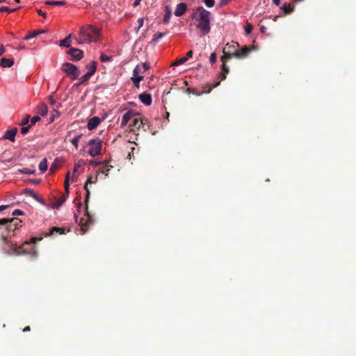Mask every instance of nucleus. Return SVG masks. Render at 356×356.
<instances>
[{"instance_id": "obj_51", "label": "nucleus", "mask_w": 356, "mask_h": 356, "mask_svg": "<svg viewBox=\"0 0 356 356\" xmlns=\"http://www.w3.org/2000/svg\"><path fill=\"white\" fill-rule=\"evenodd\" d=\"M24 213L19 209H16L13 212V216L22 215Z\"/></svg>"}, {"instance_id": "obj_38", "label": "nucleus", "mask_w": 356, "mask_h": 356, "mask_svg": "<svg viewBox=\"0 0 356 356\" xmlns=\"http://www.w3.org/2000/svg\"><path fill=\"white\" fill-rule=\"evenodd\" d=\"M165 35L164 33L157 32L154 35V42H156L159 39L163 38Z\"/></svg>"}, {"instance_id": "obj_30", "label": "nucleus", "mask_w": 356, "mask_h": 356, "mask_svg": "<svg viewBox=\"0 0 356 356\" xmlns=\"http://www.w3.org/2000/svg\"><path fill=\"white\" fill-rule=\"evenodd\" d=\"M70 38H71V35H69L67 37H66L63 40H61L59 43L60 46L69 47L70 46Z\"/></svg>"}, {"instance_id": "obj_25", "label": "nucleus", "mask_w": 356, "mask_h": 356, "mask_svg": "<svg viewBox=\"0 0 356 356\" xmlns=\"http://www.w3.org/2000/svg\"><path fill=\"white\" fill-rule=\"evenodd\" d=\"M48 112L47 106L44 104H41L37 107V113L41 115H47Z\"/></svg>"}, {"instance_id": "obj_31", "label": "nucleus", "mask_w": 356, "mask_h": 356, "mask_svg": "<svg viewBox=\"0 0 356 356\" xmlns=\"http://www.w3.org/2000/svg\"><path fill=\"white\" fill-rule=\"evenodd\" d=\"M45 4L49 6H65L67 3L63 1H47Z\"/></svg>"}, {"instance_id": "obj_55", "label": "nucleus", "mask_w": 356, "mask_h": 356, "mask_svg": "<svg viewBox=\"0 0 356 356\" xmlns=\"http://www.w3.org/2000/svg\"><path fill=\"white\" fill-rule=\"evenodd\" d=\"M49 104L51 105H54L55 103H56V101L54 99L53 97L52 96H50L49 97Z\"/></svg>"}, {"instance_id": "obj_18", "label": "nucleus", "mask_w": 356, "mask_h": 356, "mask_svg": "<svg viewBox=\"0 0 356 356\" xmlns=\"http://www.w3.org/2000/svg\"><path fill=\"white\" fill-rule=\"evenodd\" d=\"M186 4L185 3H180L177 5L174 14L177 17H180L186 13Z\"/></svg>"}, {"instance_id": "obj_21", "label": "nucleus", "mask_w": 356, "mask_h": 356, "mask_svg": "<svg viewBox=\"0 0 356 356\" xmlns=\"http://www.w3.org/2000/svg\"><path fill=\"white\" fill-rule=\"evenodd\" d=\"M65 228L53 227L50 229L49 232L45 234V236H51V235L54 234V233L63 234H65Z\"/></svg>"}, {"instance_id": "obj_2", "label": "nucleus", "mask_w": 356, "mask_h": 356, "mask_svg": "<svg viewBox=\"0 0 356 356\" xmlns=\"http://www.w3.org/2000/svg\"><path fill=\"white\" fill-rule=\"evenodd\" d=\"M84 188L86 190V195H85V204H86V210L84 216L85 217H79V215L81 214V204H79L77 209V213L74 214L76 222L78 223V227L76 229L75 232L77 235H83L85 234L88 229V222H89V211H88V202H89V176L87 177V179L85 181Z\"/></svg>"}, {"instance_id": "obj_53", "label": "nucleus", "mask_w": 356, "mask_h": 356, "mask_svg": "<svg viewBox=\"0 0 356 356\" xmlns=\"http://www.w3.org/2000/svg\"><path fill=\"white\" fill-rule=\"evenodd\" d=\"M90 166L92 165L94 167H97V165L100 163L99 162H97L92 160H90Z\"/></svg>"}, {"instance_id": "obj_33", "label": "nucleus", "mask_w": 356, "mask_h": 356, "mask_svg": "<svg viewBox=\"0 0 356 356\" xmlns=\"http://www.w3.org/2000/svg\"><path fill=\"white\" fill-rule=\"evenodd\" d=\"M89 79V71L87 72L83 76L79 79V82L76 84V86H79L82 83H84Z\"/></svg>"}, {"instance_id": "obj_36", "label": "nucleus", "mask_w": 356, "mask_h": 356, "mask_svg": "<svg viewBox=\"0 0 356 356\" xmlns=\"http://www.w3.org/2000/svg\"><path fill=\"white\" fill-rule=\"evenodd\" d=\"M97 63L96 61L90 62V76L95 74L97 70Z\"/></svg>"}, {"instance_id": "obj_1", "label": "nucleus", "mask_w": 356, "mask_h": 356, "mask_svg": "<svg viewBox=\"0 0 356 356\" xmlns=\"http://www.w3.org/2000/svg\"><path fill=\"white\" fill-rule=\"evenodd\" d=\"M9 236V234H4V233L0 234V239L3 243L2 249L3 252L8 255H19L22 253H31V250H26L25 247L26 245H31L42 239V238L32 237L30 241H26L22 245L17 246L16 243L13 242L8 238Z\"/></svg>"}, {"instance_id": "obj_13", "label": "nucleus", "mask_w": 356, "mask_h": 356, "mask_svg": "<svg viewBox=\"0 0 356 356\" xmlns=\"http://www.w3.org/2000/svg\"><path fill=\"white\" fill-rule=\"evenodd\" d=\"M139 67L136 66L133 72V76L131 78V81L134 83L135 86L137 88L139 87L140 82L143 79L144 76L143 75H139Z\"/></svg>"}, {"instance_id": "obj_50", "label": "nucleus", "mask_w": 356, "mask_h": 356, "mask_svg": "<svg viewBox=\"0 0 356 356\" xmlns=\"http://www.w3.org/2000/svg\"><path fill=\"white\" fill-rule=\"evenodd\" d=\"M64 184H65V191H66L67 193H68V192H69V185H70L69 181L65 179Z\"/></svg>"}, {"instance_id": "obj_24", "label": "nucleus", "mask_w": 356, "mask_h": 356, "mask_svg": "<svg viewBox=\"0 0 356 356\" xmlns=\"http://www.w3.org/2000/svg\"><path fill=\"white\" fill-rule=\"evenodd\" d=\"M144 121V119H140L138 118H134L132 122L130 124V127H136L137 129H139L140 126L145 123Z\"/></svg>"}, {"instance_id": "obj_48", "label": "nucleus", "mask_w": 356, "mask_h": 356, "mask_svg": "<svg viewBox=\"0 0 356 356\" xmlns=\"http://www.w3.org/2000/svg\"><path fill=\"white\" fill-rule=\"evenodd\" d=\"M18 51H21V50H24V49H26V47L25 46V44H24V42H20L18 46L16 48Z\"/></svg>"}, {"instance_id": "obj_57", "label": "nucleus", "mask_w": 356, "mask_h": 356, "mask_svg": "<svg viewBox=\"0 0 356 356\" xmlns=\"http://www.w3.org/2000/svg\"><path fill=\"white\" fill-rule=\"evenodd\" d=\"M5 52V49L3 45L0 46V56Z\"/></svg>"}, {"instance_id": "obj_46", "label": "nucleus", "mask_w": 356, "mask_h": 356, "mask_svg": "<svg viewBox=\"0 0 356 356\" xmlns=\"http://www.w3.org/2000/svg\"><path fill=\"white\" fill-rule=\"evenodd\" d=\"M252 26L250 24H248L245 28V31L246 34H250L252 31Z\"/></svg>"}, {"instance_id": "obj_8", "label": "nucleus", "mask_w": 356, "mask_h": 356, "mask_svg": "<svg viewBox=\"0 0 356 356\" xmlns=\"http://www.w3.org/2000/svg\"><path fill=\"white\" fill-rule=\"evenodd\" d=\"M102 147V140H90V156H95L101 154Z\"/></svg>"}, {"instance_id": "obj_45", "label": "nucleus", "mask_w": 356, "mask_h": 356, "mask_svg": "<svg viewBox=\"0 0 356 356\" xmlns=\"http://www.w3.org/2000/svg\"><path fill=\"white\" fill-rule=\"evenodd\" d=\"M29 119H30V115H26V116L24 117V118L22 121V122L20 123V125L24 126V125L28 124L29 122Z\"/></svg>"}, {"instance_id": "obj_28", "label": "nucleus", "mask_w": 356, "mask_h": 356, "mask_svg": "<svg viewBox=\"0 0 356 356\" xmlns=\"http://www.w3.org/2000/svg\"><path fill=\"white\" fill-rule=\"evenodd\" d=\"M24 193L25 195H27L29 196H31V197L35 198L37 200H39L38 195L32 189L25 188V189H24Z\"/></svg>"}, {"instance_id": "obj_10", "label": "nucleus", "mask_w": 356, "mask_h": 356, "mask_svg": "<svg viewBox=\"0 0 356 356\" xmlns=\"http://www.w3.org/2000/svg\"><path fill=\"white\" fill-rule=\"evenodd\" d=\"M78 40L79 43L89 41V25L86 24L80 29Z\"/></svg>"}, {"instance_id": "obj_4", "label": "nucleus", "mask_w": 356, "mask_h": 356, "mask_svg": "<svg viewBox=\"0 0 356 356\" xmlns=\"http://www.w3.org/2000/svg\"><path fill=\"white\" fill-rule=\"evenodd\" d=\"M250 52V49L246 46L243 47L238 51H236L233 53H228L225 51V48L223 49V56H221V60L222 62V72L220 74V81L226 79L227 74L229 73V67L226 65V62L227 60L231 59L232 58H243L248 56Z\"/></svg>"}, {"instance_id": "obj_11", "label": "nucleus", "mask_w": 356, "mask_h": 356, "mask_svg": "<svg viewBox=\"0 0 356 356\" xmlns=\"http://www.w3.org/2000/svg\"><path fill=\"white\" fill-rule=\"evenodd\" d=\"M67 54L71 56L70 60L72 61H77L81 60L83 58V51L76 48H70Z\"/></svg>"}, {"instance_id": "obj_62", "label": "nucleus", "mask_w": 356, "mask_h": 356, "mask_svg": "<svg viewBox=\"0 0 356 356\" xmlns=\"http://www.w3.org/2000/svg\"><path fill=\"white\" fill-rule=\"evenodd\" d=\"M36 32H38V35L40 33H43L45 32L44 30H35Z\"/></svg>"}, {"instance_id": "obj_40", "label": "nucleus", "mask_w": 356, "mask_h": 356, "mask_svg": "<svg viewBox=\"0 0 356 356\" xmlns=\"http://www.w3.org/2000/svg\"><path fill=\"white\" fill-rule=\"evenodd\" d=\"M203 2L206 5V6H207L208 8H211L215 4L214 0H203Z\"/></svg>"}, {"instance_id": "obj_60", "label": "nucleus", "mask_w": 356, "mask_h": 356, "mask_svg": "<svg viewBox=\"0 0 356 356\" xmlns=\"http://www.w3.org/2000/svg\"><path fill=\"white\" fill-rule=\"evenodd\" d=\"M8 206H6V205H1L0 206V211L4 210L6 208H7Z\"/></svg>"}, {"instance_id": "obj_20", "label": "nucleus", "mask_w": 356, "mask_h": 356, "mask_svg": "<svg viewBox=\"0 0 356 356\" xmlns=\"http://www.w3.org/2000/svg\"><path fill=\"white\" fill-rule=\"evenodd\" d=\"M139 99L146 106H149L152 104V97L149 94L142 93L139 95Z\"/></svg>"}, {"instance_id": "obj_26", "label": "nucleus", "mask_w": 356, "mask_h": 356, "mask_svg": "<svg viewBox=\"0 0 356 356\" xmlns=\"http://www.w3.org/2000/svg\"><path fill=\"white\" fill-rule=\"evenodd\" d=\"M136 66H138L139 67V75H141L140 74H143L144 72H145L147 70H148L150 67V65L149 63H143L142 65H137Z\"/></svg>"}, {"instance_id": "obj_17", "label": "nucleus", "mask_w": 356, "mask_h": 356, "mask_svg": "<svg viewBox=\"0 0 356 356\" xmlns=\"http://www.w3.org/2000/svg\"><path fill=\"white\" fill-rule=\"evenodd\" d=\"M86 165V163L83 160H79L75 165L72 173V176H75L76 175L81 174L84 168V165Z\"/></svg>"}, {"instance_id": "obj_42", "label": "nucleus", "mask_w": 356, "mask_h": 356, "mask_svg": "<svg viewBox=\"0 0 356 356\" xmlns=\"http://www.w3.org/2000/svg\"><path fill=\"white\" fill-rule=\"evenodd\" d=\"M31 125L26 126V127H22L20 129L21 134L23 135H25L27 134V132L29 131L31 128Z\"/></svg>"}, {"instance_id": "obj_32", "label": "nucleus", "mask_w": 356, "mask_h": 356, "mask_svg": "<svg viewBox=\"0 0 356 356\" xmlns=\"http://www.w3.org/2000/svg\"><path fill=\"white\" fill-rule=\"evenodd\" d=\"M39 169L42 172H45L47 170V161L46 159L41 161L39 164Z\"/></svg>"}, {"instance_id": "obj_22", "label": "nucleus", "mask_w": 356, "mask_h": 356, "mask_svg": "<svg viewBox=\"0 0 356 356\" xmlns=\"http://www.w3.org/2000/svg\"><path fill=\"white\" fill-rule=\"evenodd\" d=\"M66 198L67 195H62L56 202L52 204L51 207L56 209H59L60 207L65 202Z\"/></svg>"}, {"instance_id": "obj_5", "label": "nucleus", "mask_w": 356, "mask_h": 356, "mask_svg": "<svg viewBox=\"0 0 356 356\" xmlns=\"http://www.w3.org/2000/svg\"><path fill=\"white\" fill-rule=\"evenodd\" d=\"M22 221L16 218H1L0 219V229H4L10 234V232H14L18 227H21Z\"/></svg>"}, {"instance_id": "obj_41", "label": "nucleus", "mask_w": 356, "mask_h": 356, "mask_svg": "<svg viewBox=\"0 0 356 356\" xmlns=\"http://www.w3.org/2000/svg\"><path fill=\"white\" fill-rule=\"evenodd\" d=\"M111 58L108 56L104 55V54H101L100 60L102 62H107L111 60Z\"/></svg>"}, {"instance_id": "obj_27", "label": "nucleus", "mask_w": 356, "mask_h": 356, "mask_svg": "<svg viewBox=\"0 0 356 356\" xmlns=\"http://www.w3.org/2000/svg\"><path fill=\"white\" fill-rule=\"evenodd\" d=\"M171 10L169 8V6H166L165 7V15L163 17V22L165 24H168L170 19V17H171Z\"/></svg>"}, {"instance_id": "obj_23", "label": "nucleus", "mask_w": 356, "mask_h": 356, "mask_svg": "<svg viewBox=\"0 0 356 356\" xmlns=\"http://www.w3.org/2000/svg\"><path fill=\"white\" fill-rule=\"evenodd\" d=\"M0 65L3 67H10L14 65V60L6 58H2L0 60Z\"/></svg>"}, {"instance_id": "obj_29", "label": "nucleus", "mask_w": 356, "mask_h": 356, "mask_svg": "<svg viewBox=\"0 0 356 356\" xmlns=\"http://www.w3.org/2000/svg\"><path fill=\"white\" fill-rule=\"evenodd\" d=\"M281 8L285 14H289L293 10V6L289 3H284Z\"/></svg>"}, {"instance_id": "obj_19", "label": "nucleus", "mask_w": 356, "mask_h": 356, "mask_svg": "<svg viewBox=\"0 0 356 356\" xmlns=\"http://www.w3.org/2000/svg\"><path fill=\"white\" fill-rule=\"evenodd\" d=\"M17 127H14V128L10 129V130H8L5 133L3 137L6 139H8V140H10L12 142H14L15 140V135L17 134Z\"/></svg>"}, {"instance_id": "obj_39", "label": "nucleus", "mask_w": 356, "mask_h": 356, "mask_svg": "<svg viewBox=\"0 0 356 356\" xmlns=\"http://www.w3.org/2000/svg\"><path fill=\"white\" fill-rule=\"evenodd\" d=\"M59 115L58 111H57L56 109H53L51 113V117L50 118V122H52L54 121L55 118H57Z\"/></svg>"}, {"instance_id": "obj_16", "label": "nucleus", "mask_w": 356, "mask_h": 356, "mask_svg": "<svg viewBox=\"0 0 356 356\" xmlns=\"http://www.w3.org/2000/svg\"><path fill=\"white\" fill-rule=\"evenodd\" d=\"M220 81H218L214 86H213L212 87H210L209 89L207 91H198L195 88H187V92L188 94H193V95H195L196 96H200V95H201L203 93H209L213 88L218 86L220 84Z\"/></svg>"}, {"instance_id": "obj_56", "label": "nucleus", "mask_w": 356, "mask_h": 356, "mask_svg": "<svg viewBox=\"0 0 356 356\" xmlns=\"http://www.w3.org/2000/svg\"><path fill=\"white\" fill-rule=\"evenodd\" d=\"M140 1H141V0H135V1L133 3V6L134 7L138 6L140 4Z\"/></svg>"}, {"instance_id": "obj_34", "label": "nucleus", "mask_w": 356, "mask_h": 356, "mask_svg": "<svg viewBox=\"0 0 356 356\" xmlns=\"http://www.w3.org/2000/svg\"><path fill=\"white\" fill-rule=\"evenodd\" d=\"M187 61V58H184V57H182L178 60H175L172 65V66H177V65H181V64H184V63H186Z\"/></svg>"}, {"instance_id": "obj_47", "label": "nucleus", "mask_w": 356, "mask_h": 356, "mask_svg": "<svg viewBox=\"0 0 356 356\" xmlns=\"http://www.w3.org/2000/svg\"><path fill=\"white\" fill-rule=\"evenodd\" d=\"M209 60H210V62L211 63H216V53H212L210 55Z\"/></svg>"}, {"instance_id": "obj_15", "label": "nucleus", "mask_w": 356, "mask_h": 356, "mask_svg": "<svg viewBox=\"0 0 356 356\" xmlns=\"http://www.w3.org/2000/svg\"><path fill=\"white\" fill-rule=\"evenodd\" d=\"M138 115V113L133 111H127L122 118L121 127H124L128 123L129 121H130L132 118Z\"/></svg>"}, {"instance_id": "obj_3", "label": "nucleus", "mask_w": 356, "mask_h": 356, "mask_svg": "<svg viewBox=\"0 0 356 356\" xmlns=\"http://www.w3.org/2000/svg\"><path fill=\"white\" fill-rule=\"evenodd\" d=\"M211 13L202 6L197 7L192 14V18L196 21V27L202 35H207L211 30Z\"/></svg>"}, {"instance_id": "obj_58", "label": "nucleus", "mask_w": 356, "mask_h": 356, "mask_svg": "<svg viewBox=\"0 0 356 356\" xmlns=\"http://www.w3.org/2000/svg\"><path fill=\"white\" fill-rule=\"evenodd\" d=\"M30 330H31L30 327L27 326V327L24 328L23 332H29Z\"/></svg>"}, {"instance_id": "obj_59", "label": "nucleus", "mask_w": 356, "mask_h": 356, "mask_svg": "<svg viewBox=\"0 0 356 356\" xmlns=\"http://www.w3.org/2000/svg\"><path fill=\"white\" fill-rule=\"evenodd\" d=\"M273 3L275 4L276 6H278L280 3V0H273Z\"/></svg>"}, {"instance_id": "obj_7", "label": "nucleus", "mask_w": 356, "mask_h": 356, "mask_svg": "<svg viewBox=\"0 0 356 356\" xmlns=\"http://www.w3.org/2000/svg\"><path fill=\"white\" fill-rule=\"evenodd\" d=\"M61 70L65 72L72 79H76L80 75L79 69L73 64L65 63L61 66Z\"/></svg>"}, {"instance_id": "obj_61", "label": "nucleus", "mask_w": 356, "mask_h": 356, "mask_svg": "<svg viewBox=\"0 0 356 356\" xmlns=\"http://www.w3.org/2000/svg\"><path fill=\"white\" fill-rule=\"evenodd\" d=\"M65 180L70 181V172H68L65 176Z\"/></svg>"}, {"instance_id": "obj_52", "label": "nucleus", "mask_w": 356, "mask_h": 356, "mask_svg": "<svg viewBox=\"0 0 356 356\" xmlns=\"http://www.w3.org/2000/svg\"><path fill=\"white\" fill-rule=\"evenodd\" d=\"M193 56V51H189L187 52L186 56H184V58H187V60L191 58V57Z\"/></svg>"}, {"instance_id": "obj_6", "label": "nucleus", "mask_w": 356, "mask_h": 356, "mask_svg": "<svg viewBox=\"0 0 356 356\" xmlns=\"http://www.w3.org/2000/svg\"><path fill=\"white\" fill-rule=\"evenodd\" d=\"M86 139L87 136H83L82 134H76L73 137H71V133L70 132L66 136L65 141L70 142L76 149H77L79 143L82 145L83 147H85L87 143Z\"/></svg>"}, {"instance_id": "obj_9", "label": "nucleus", "mask_w": 356, "mask_h": 356, "mask_svg": "<svg viewBox=\"0 0 356 356\" xmlns=\"http://www.w3.org/2000/svg\"><path fill=\"white\" fill-rule=\"evenodd\" d=\"M107 118L106 113H102L99 116L90 118V131L95 129L102 122Z\"/></svg>"}, {"instance_id": "obj_54", "label": "nucleus", "mask_w": 356, "mask_h": 356, "mask_svg": "<svg viewBox=\"0 0 356 356\" xmlns=\"http://www.w3.org/2000/svg\"><path fill=\"white\" fill-rule=\"evenodd\" d=\"M21 172L26 174H31L33 172L32 171L27 168H24L23 170H21Z\"/></svg>"}, {"instance_id": "obj_44", "label": "nucleus", "mask_w": 356, "mask_h": 356, "mask_svg": "<svg viewBox=\"0 0 356 356\" xmlns=\"http://www.w3.org/2000/svg\"><path fill=\"white\" fill-rule=\"evenodd\" d=\"M40 120V118L38 115L36 116H34L32 118L31 120V126H33L34 125L36 122H38V121Z\"/></svg>"}, {"instance_id": "obj_63", "label": "nucleus", "mask_w": 356, "mask_h": 356, "mask_svg": "<svg viewBox=\"0 0 356 356\" xmlns=\"http://www.w3.org/2000/svg\"><path fill=\"white\" fill-rule=\"evenodd\" d=\"M50 170H51V172H54V171L55 170V167H54V165H53L51 166V168H50Z\"/></svg>"}, {"instance_id": "obj_43", "label": "nucleus", "mask_w": 356, "mask_h": 356, "mask_svg": "<svg viewBox=\"0 0 356 356\" xmlns=\"http://www.w3.org/2000/svg\"><path fill=\"white\" fill-rule=\"evenodd\" d=\"M144 19L143 18L140 17L138 19V26L136 28V31L138 32L139 29L143 26Z\"/></svg>"}, {"instance_id": "obj_37", "label": "nucleus", "mask_w": 356, "mask_h": 356, "mask_svg": "<svg viewBox=\"0 0 356 356\" xmlns=\"http://www.w3.org/2000/svg\"><path fill=\"white\" fill-rule=\"evenodd\" d=\"M18 9H19V8L10 9V8H8L7 6H1V7H0V13H2V12L13 13V12L17 10Z\"/></svg>"}, {"instance_id": "obj_35", "label": "nucleus", "mask_w": 356, "mask_h": 356, "mask_svg": "<svg viewBox=\"0 0 356 356\" xmlns=\"http://www.w3.org/2000/svg\"><path fill=\"white\" fill-rule=\"evenodd\" d=\"M37 35H38V32H36L35 31H33L32 32L27 34L23 39H24V40H29L31 38L36 37Z\"/></svg>"}, {"instance_id": "obj_64", "label": "nucleus", "mask_w": 356, "mask_h": 356, "mask_svg": "<svg viewBox=\"0 0 356 356\" xmlns=\"http://www.w3.org/2000/svg\"><path fill=\"white\" fill-rule=\"evenodd\" d=\"M165 115H166V118H167V119H168L169 115H170L169 113H168V112H166V113H165Z\"/></svg>"}, {"instance_id": "obj_14", "label": "nucleus", "mask_w": 356, "mask_h": 356, "mask_svg": "<svg viewBox=\"0 0 356 356\" xmlns=\"http://www.w3.org/2000/svg\"><path fill=\"white\" fill-rule=\"evenodd\" d=\"M101 39V29L90 25V42H97Z\"/></svg>"}, {"instance_id": "obj_12", "label": "nucleus", "mask_w": 356, "mask_h": 356, "mask_svg": "<svg viewBox=\"0 0 356 356\" xmlns=\"http://www.w3.org/2000/svg\"><path fill=\"white\" fill-rule=\"evenodd\" d=\"M107 166L106 165H103L102 167L95 170V173L96 175V177L95 179H93V177L90 175V184L93 182H95L97 180L98 176L101 175L102 176L101 178H102L103 177H106L107 175V174H106V171L108 172L109 170L108 169L105 170V168Z\"/></svg>"}, {"instance_id": "obj_49", "label": "nucleus", "mask_w": 356, "mask_h": 356, "mask_svg": "<svg viewBox=\"0 0 356 356\" xmlns=\"http://www.w3.org/2000/svg\"><path fill=\"white\" fill-rule=\"evenodd\" d=\"M37 13L39 15L43 17L44 18H45L47 17V13L44 12H42V10L41 9H38Z\"/></svg>"}]
</instances>
